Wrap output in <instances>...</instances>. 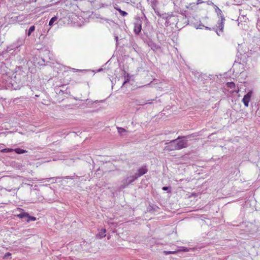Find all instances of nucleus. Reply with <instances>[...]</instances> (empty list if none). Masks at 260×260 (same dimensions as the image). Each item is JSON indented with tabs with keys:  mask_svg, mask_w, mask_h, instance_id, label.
<instances>
[{
	"mask_svg": "<svg viewBox=\"0 0 260 260\" xmlns=\"http://www.w3.org/2000/svg\"><path fill=\"white\" fill-rule=\"evenodd\" d=\"M193 137V135H189L186 136H179L175 139L172 140L169 143H166V144H168L165 147V149L169 151H173L175 150H180L182 148H185L187 146V141L184 140L185 139H189Z\"/></svg>",
	"mask_w": 260,
	"mask_h": 260,
	"instance_id": "1",
	"label": "nucleus"
},
{
	"mask_svg": "<svg viewBox=\"0 0 260 260\" xmlns=\"http://www.w3.org/2000/svg\"><path fill=\"white\" fill-rule=\"evenodd\" d=\"M216 12L219 17V19L218 20L216 26L213 27L212 29L216 31L217 35L220 36L223 34V30L224 27L225 18L224 15L222 14L221 10L218 8L216 9Z\"/></svg>",
	"mask_w": 260,
	"mask_h": 260,
	"instance_id": "2",
	"label": "nucleus"
},
{
	"mask_svg": "<svg viewBox=\"0 0 260 260\" xmlns=\"http://www.w3.org/2000/svg\"><path fill=\"white\" fill-rule=\"evenodd\" d=\"M138 176L136 175L130 176L129 177H127L126 178L123 179L122 181L123 184L121 185V188H124L128 185L134 182L135 180L138 178Z\"/></svg>",
	"mask_w": 260,
	"mask_h": 260,
	"instance_id": "3",
	"label": "nucleus"
},
{
	"mask_svg": "<svg viewBox=\"0 0 260 260\" xmlns=\"http://www.w3.org/2000/svg\"><path fill=\"white\" fill-rule=\"evenodd\" d=\"M252 94L253 92L252 91H249L246 95H244L242 99V102L245 106L248 107L249 102L250 100Z\"/></svg>",
	"mask_w": 260,
	"mask_h": 260,
	"instance_id": "4",
	"label": "nucleus"
},
{
	"mask_svg": "<svg viewBox=\"0 0 260 260\" xmlns=\"http://www.w3.org/2000/svg\"><path fill=\"white\" fill-rule=\"evenodd\" d=\"M148 172V169L146 166H143L137 170V173H135L138 177L145 174Z\"/></svg>",
	"mask_w": 260,
	"mask_h": 260,
	"instance_id": "5",
	"label": "nucleus"
},
{
	"mask_svg": "<svg viewBox=\"0 0 260 260\" xmlns=\"http://www.w3.org/2000/svg\"><path fill=\"white\" fill-rule=\"evenodd\" d=\"M142 29V23L140 21H138L134 24V31L136 35H139Z\"/></svg>",
	"mask_w": 260,
	"mask_h": 260,
	"instance_id": "6",
	"label": "nucleus"
},
{
	"mask_svg": "<svg viewBox=\"0 0 260 260\" xmlns=\"http://www.w3.org/2000/svg\"><path fill=\"white\" fill-rule=\"evenodd\" d=\"M24 39L23 38H19L16 42L14 44L15 47L16 48L22 46L24 43Z\"/></svg>",
	"mask_w": 260,
	"mask_h": 260,
	"instance_id": "7",
	"label": "nucleus"
},
{
	"mask_svg": "<svg viewBox=\"0 0 260 260\" xmlns=\"http://www.w3.org/2000/svg\"><path fill=\"white\" fill-rule=\"evenodd\" d=\"M114 9H115L116 10H117L120 14L123 17H125L127 15V13L125 11L121 10L118 6L117 4H115L114 6Z\"/></svg>",
	"mask_w": 260,
	"mask_h": 260,
	"instance_id": "8",
	"label": "nucleus"
},
{
	"mask_svg": "<svg viewBox=\"0 0 260 260\" xmlns=\"http://www.w3.org/2000/svg\"><path fill=\"white\" fill-rule=\"evenodd\" d=\"M106 230L105 229H103L101 230V231L99 232V234H97L96 237L100 239H101L102 238H104L106 236Z\"/></svg>",
	"mask_w": 260,
	"mask_h": 260,
	"instance_id": "9",
	"label": "nucleus"
},
{
	"mask_svg": "<svg viewBox=\"0 0 260 260\" xmlns=\"http://www.w3.org/2000/svg\"><path fill=\"white\" fill-rule=\"evenodd\" d=\"M148 45L153 50H156L159 48L158 46L154 43L153 42H149Z\"/></svg>",
	"mask_w": 260,
	"mask_h": 260,
	"instance_id": "10",
	"label": "nucleus"
},
{
	"mask_svg": "<svg viewBox=\"0 0 260 260\" xmlns=\"http://www.w3.org/2000/svg\"><path fill=\"white\" fill-rule=\"evenodd\" d=\"M17 216L19 217L20 218H27V216H28V214L25 212H22V213L19 214Z\"/></svg>",
	"mask_w": 260,
	"mask_h": 260,
	"instance_id": "11",
	"label": "nucleus"
},
{
	"mask_svg": "<svg viewBox=\"0 0 260 260\" xmlns=\"http://www.w3.org/2000/svg\"><path fill=\"white\" fill-rule=\"evenodd\" d=\"M35 30V26L34 25L31 26L27 30L26 34L28 36L31 35V33Z\"/></svg>",
	"mask_w": 260,
	"mask_h": 260,
	"instance_id": "12",
	"label": "nucleus"
},
{
	"mask_svg": "<svg viewBox=\"0 0 260 260\" xmlns=\"http://www.w3.org/2000/svg\"><path fill=\"white\" fill-rule=\"evenodd\" d=\"M14 151L17 154H23L26 152V150L19 148L15 149Z\"/></svg>",
	"mask_w": 260,
	"mask_h": 260,
	"instance_id": "13",
	"label": "nucleus"
},
{
	"mask_svg": "<svg viewBox=\"0 0 260 260\" xmlns=\"http://www.w3.org/2000/svg\"><path fill=\"white\" fill-rule=\"evenodd\" d=\"M176 251H177V252L180 251L188 252L189 251V249L187 247H180L178 250H176Z\"/></svg>",
	"mask_w": 260,
	"mask_h": 260,
	"instance_id": "14",
	"label": "nucleus"
},
{
	"mask_svg": "<svg viewBox=\"0 0 260 260\" xmlns=\"http://www.w3.org/2000/svg\"><path fill=\"white\" fill-rule=\"evenodd\" d=\"M57 17L56 16L53 17L49 22V25L51 26L57 20Z\"/></svg>",
	"mask_w": 260,
	"mask_h": 260,
	"instance_id": "15",
	"label": "nucleus"
},
{
	"mask_svg": "<svg viewBox=\"0 0 260 260\" xmlns=\"http://www.w3.org/2000/svg\"><path fill=\"white\" fill-rule=\"evenodd\" d=\"M117 129H118V133L121 135H123V133L126 132V130L124 128H122V127H117Z\"/></svg>",
	"mask_w": 260,
	"mask_h": 260,
	"instance_id": "16",
	"label": "nucleus"
},
{
	"mask_svg": "<svg viewBox=\"0 0 260 260\" xmlns=\"http://www.w3.org/2000/svg\"><path fill=\"white\" fill-rule=\"evenodd\" d=\"M195 27L197 29H202L204 27H205L206 29H208V30L211 29V28L207 27V26H205L204 25L201 24H199L198 26H196Z\"/></svg>",
	"mask_w": 260,
	"mask_h": 260,
	"instance_id": "17",
	"label": "nucleus"
},
{
	"mask_svg": "<svg viewBox=\"0 0 260 260\" xmlns=\"http://www.w3.org/2000/svg\"><path fill=\"white\" fill-rule=\"evenodd\" d=\"M26 220L27 222L29 221H35L36 220V218L34 216H31L28 214V216H27V218Z\"/></svg>",
	"mask_w": 260,
	"mask_h": 260,
	"instance_id": "18",
	"label": "nucleus"
},
{
	"mask_svg": "<svg viewBox=\"0 0 260 260\" xmlns=\"http://www.w3.org/2000/svg\"><path fill=\"white\" fill-rule=\"evenodd\" d=\"M177 252V251H176V250H174V251H164V253L166 255H168L170 254H175V253H176Z\"/></svg>",
	"mask_w": 260,
	"mask_h": 260,
	"instance_id": "19",
	"label": "nucleus"
},
{
	"mask_svg": "<svg viewBox=\"0 0 260 260\" xmlns=\"http://www.w3.org/2000/svg\"><path fill=\"white\" fill-rule=\"evenodd\" d=\"M53 179V178H44L42 179V180L43 181V182H49L51 179Z\"/></svg>",
	"mask_w": 260,
	"mask_h": 260,
	"instance_id": "20",
	"label": "nucleus"
},
{
	"mask_svg": "<svg viewBox=\"0 0 260 260\" xmlns=\"http://www.w3.org/2000/svg\"><path fill=\"white\" fill-rule=\"evenodd\" d=\"M11 255V253H10V252H7L5 254L4 258H7L9 256H10Z\"/></svg>",
	"mask_w": 260,
	"mask_h": 260,
	"instance_id": "21",
	"label": "nucleus"
},
{
	"mask_svg": "<svg viewBox=\"0 0 260 260\" xmlns=\"http://www.w3.org/2000/svg\"><path fill=\"white\" fill-rule=\"evenodd\" d=\"M129 82L128 77L127 78V79L123 82L122 85L121 86V87L124 86L125 84H126L127 82Z\"/></svg>",
	"mask_w": 260,
	"mask_h": 260,
	"instance_id": "22",
	"label": "nucleus"
},
{
	"mask_svg": "<svg viewBox=\"0 0 260 260\" xmlns=\"http://www.w3.org/2000/svg\"><path fill=\"white\" fill-rule=\"evenodd\" d=\"M152 100H148L147 101V102L146 103H145L144 104H151L152 103Z\"/></svg>",
	"mask_w": 260,
	"mask_h": 260,
	"instance_id": "23",
	"label": "nucleus"
},
{
	"mask_svg": "<svg viewBox=\"0 0 260 260\" xmlns=\"http://www.w3.org/2000/svg\"><path fill=\"white\" fill-rule=\"evenodd\" d=\"M168 189V187H167V186H164L162 187V190H167Z\"/></svg>",
	"mask_w": 260,
	"mask_h": 260,
	"instance_id": "24",
	"label": "nucleus"
},
{
	"mask_svg": "<svg viewBox=\"0 0 260 260\" xmlns=\"http://www.w3.org/2000/svg\"><path fill=\"white\" fill-rule=\"evenodd\" d=\"M67 179H73V177H70V176H66L65 177Z\"/></svg>",
	"mask_w": 260,
	"mask_h": 260,
	"instance_id": "25",
	"label": "nucleus"
},
{
	"mask_svg": "<svg viewBox=\"0 0 260 260\" xmlns=\"http://www.w3.org/2000/svg\"><path fill=\"white\" fill-rule=\"evenodd\" d=\"M203 3V1L202 0H198L197 4H200Z\"/></svg>",
	"mask_w": 260,
	"mask_h": 260,
	"instance_id": "26",
	"label": "nucleus"
},
{
	"mask_svg": "<svg viewBox=\"0 0 260 260\" xmlns=\"http://www.w3.org/2000/svg\"><path fill=\"white\" fill-rule=\"evenodd\" d=\"M229 84H230V87H232L233 85H234V83L233 82H231V83H229Z\"/></svg>",
	"mask_w": 260,
	"mask_h": 260,
	"instance_id": "27",
	"label": "nucleus"
},
{
	"mask_svg": "<svg viewBox=\"0 0 260 260\" xmlns=\"http://www.w3.org/2000/svg\"><path fill=\"white\" fill-rule=\"evenodd\" d=\"M118 37H117V36H115V40L116 41V42H117V41H118Z\"/></svg>",
	"mask_w": 260,
	"mask_h": 260,
	"instance_id": "28",
	"label": "nucleus"
},
{
	"mask_svg": "<svg viewBox=\"0 0 260 260\" xmlns=\"http://www.w3.org/2000/svg\"><path fill=\"white\" fill-rule=\"evenodd\" d=\"M6 151V149H3L2 150H0V151H2V152H5Z\"/></svg>",
	"mask_w": 260,
	"mask_h": 260,
	"instance_id": "29",
	"label": "nucleus"
}]
</instances>
